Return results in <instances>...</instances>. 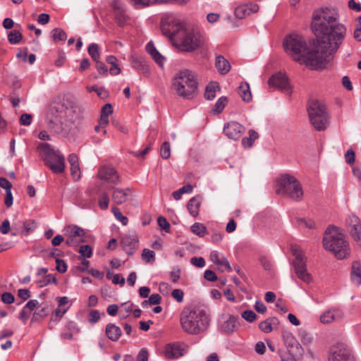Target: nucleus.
Masks as SVG:
<instances>
[{
    "label": "nucleus",
    "instance_id": "2",
    "mask_svg": "<svg viewBox=\"0 0 361 361\" xmlns=\"http://www.w3.org/2000/svg\"><path fill=\"white\" fill-rule=\"evenodd\" d=\"M80 106L72 97L55 98L48 109L46 122L51 133L64 137L78 129L83 121Z\"/></svg>",
    "mask_w": 361,
    "mask_h": 361
},
{
    "label": "nucleus",
    "instance_id": "60",
    "mask_svg": "<svg viewBox=\"0 0 361 361\" xmlns=\"http://www.w3.org/2000/svg\"><path fill=\"white\" fill-rule=\"evenodd\" d=\"M1 300L6 304H11L14 302L15 298L12 293L5 292L1 295Z\"/></svg>",
    "mask_w": 361,
    "mask_h": 361
},
{
    "label": "nucleus",
    "instance_id": "48",
    "mask_svg": "<svg viewBox=\"0 0 361 361\" xmlns=\"http://www.w3.org/2000/svg\"><path fill=\"white\" fill-rule=\"evenodd\" d=\"M247 6L245 4L238 6L235 9V16L238 19H243L246 16H249V13L247 8Z\"/></svg>",
    "mask_w": 361,
    "mask_h": 361
},
{
    "label": "nucleus",
    "instance_id": "14",
    "mask_svg": "<svg viewBox=\"0 0 361 361\" xmlns=\"http://www.w3.org/2000/svg\"><path fill=\"white\" fill-rule=\"evenodd\" d=\"M346 224L348 226L349 233L355 241L361 240V222L360 219L355 214H350L346 219Z\"/></svg>",
    "mask_w": 361,
    "mask_h": 361
},
{
    "label": "nucleus",
    "instance_id": "22",
    "mask_svg": "<svg viewBox=\"0 0 361 361\" xmlns=\"http://www.w3.org/2000/svg\"><path fill=\"white\" fill-rule=\"evenodd\" d=\"M63 232L66 237L78 238L81 242L86 241L85 239V232L84 229L77 225H69L65 227Z\"/></svg>",
    "mask_w": 361,
    "mask_h": 361
},
{
    "label": "nucleus",
    "instance_id": "11",
    "mask_svg": "<svg viewBox=\"0 0 361 361\" xmlns=\"http://www.w3.org/2000/svg\"><path fill=\"white\" fill-rule=\"evenodd\" d=\"M291 252L295 257L293 264L298 278L306 283H310L312 281V276L307 270L306 259L302 250L299 246L293 245Z\"/></svg>",
    "mask_w": 361,
    "mask_h": 361
},
{
    "label": "nucleus",
    "instance_id": "47",
    "mask_svg": "<svg viewBox=\"0 0 361 361\" xmlns=\"http://www.w3.org/2000/svg\"><path fill=\"white\" fill-rule=\"evenodd\" d=\"M278 354L281 361H298V359L294 355H290L288 350L286 348L279 349Z\"/></svg>",
    "mask_w": 361,
    "mask_h": 361
},
{
    "label": "nucleus",
    "instance_id": "52",
    "mask_svg": "<svg viewBox=\"0 0 361 361\" xmlns=\"http://www.w3.org/2000/svg\"><path fill=\"white\" fill-rule=\"evenodd\" d=\"M242 317L248 322H254L257 318V314L250 310H245L241 314Z\"/></svg>",
    "mask_w": 361,
    "mask_h": 361
},
{
    "label": "nucleus",
    "instance_id": "28",
    "mask_svg": "<svg viewBox=\"0 0 361 361\" xmlns=\"http://www.w3.org/2000/svg\"><path fill=\"white\" fill-rule=\"evenodd\" d=\"M105 334L110 341L116 342L121 338L122 331L119 326L109 323L106 326Z\"/></svg>",
    "mask_w": 361,
    "mask_h": 361
},
{
    "label": "nucleus",
    "instance_id": "19",
    "mask_svg": "<svg viewBox=\"0 0 361 361\" xmlns=\"http://www.w3.org/2000/svg\"><path fill=\"white\" fill-rule=\"evenodd\" d=\"M112 8L114 12V20L120 27H124L128 20V16L125 13V10L118 1H114Z\"/></svg>",
    "mask_w": 361,
    "mask_h": 361
},
{
    "label": "nucleus",
    "instance_id": "21",
    "mask_svg": "<svg viewBox=\"0 0 361 361\" xmlns=\"http://www.w3.org/2000/svg\"><path fill=\"white\" fill-rule=\"evenodd\" d=\"M164 353L166 359H177L183 355V349L178 343H169L166 345Z\"/></svg>",
    "mask_w": 361,
    "mask_h": 361
},
{
    "label": "nucleus",
    "instance_id": "32",
    "mask_svg": "<svg viewBox=\"0 0 361 361\" xmlns=\"http://www.w3.org/2000/svg\"><path fill=\"white\" fill-rule=\"evenodd\" d=\"M238 324L237 318L233 315H230L222 324L221 330L226 334L232 333L238 328Z\"/></svg>",
    "mask_w": 361,
    "mask_h": 361
},
{
    "label": "nucleus",
    "instance_id": "39",
    "mask_svg": "<svg viewBox=\"0 0 361 361\" xmlns=\"http://www.w3.org/2000/svg\"><path fill=\"white\" fill-rule=\"evenodd\" d=\"M192 186L190 184L185 185L173 192L172 195L176 200H179L184 193H191Z\"/></svg>",
    "mask_w": 361,
    "mask_h": 361
},
{
    "label": "nucleus",
    "instance_id": "54",
    "mask_svg": "<svg viewBox=\"0 0 361 361\" xmlns=\"http://www.w3.org/2000/svg\"><path fill=\"white\" fill-rule=\"evenodd\" d=\"M78 252L82 257H85L87 258L90 257L92 255V249L88 245L80 246Z\"/></svg>",
    "mask_w": 361,
    "mask_h": 361
},
{
    "label": "nucleus",
    "instance_id": "4",
    "mask_svg": "<svg viewBox=\"0 0 361 361\" xmlns=\"http://www.w3.org/2000/svg\"><path fill=\"white\" fill-rule=\"evenodd\" d=\"M286 52L294 61L305 63L314 69L322 68L331 60L324 50L318 48L317 42L314 49H310L305 39L298 34H290L283 41Z\"/></svg>",
    "mask_w": 361,
    "mask_h": 361
},
{
    "label": "nucleus",
    "instance_id": "25",
    "mask_svg": "<svg viewBox=\"0 0 361 361\" xmlns=\"http://www.w3.org/2000/svg\"><path fill=\"white\" fill-rule=\"evenodd\" d=\"M131 62L133 68H135L138 73L145 76H148L149 75V67L143 58L139 56H133Z\"/></svg>",
    "mask_w": 361,
    "mask_h": 361
},
{
    "label": "nucleus",
    "instance_id": "23",
    "mask_svg": "<svg viewBox=\"0 0 361 361\" xmlns=\"http://www.w3.org/2000/svg\"><path fill=\"white\" fill-rule=\"evenodd\" d=\"M68 159L71 165V175L75 181H78L81 176L79 159L75 154H71Z\"/></svg>",
    "mask_w": 361,
    "mask_h": 361
},
{
    "label": "nucleus",
    "instance_id": "45",
    "mask_svg": "<svg viewBox=\"0 0 361 361\" xmlns=\"http://www.w3.org/2000/svg\"><path fill=\"white\" fill-rule=\"evenodd\" d=\"M298 336L302 343L305 345L310 344L313 341L312 336L305 330H299Z\"/></svg>",
    "mask_w": 361,
    "mask_h": 361
},
{
    "label": "nucleus",
    "instance_id": "12",
    "mask_svg": "<svg viewBox=\"0 0 361 361\" xmlns=\"http://www.w3.org/2000/svg\"><path fill=\"white\" fill-rule=\"evenodd\" d=\"M329 361H355V357L349 345L338 343L330 348Z\"/></svg>",
    "mask_w": 361,
    "mask_h": 361
},
{
    "label": "nucleus",
    "instance_id": "41",
    "mask_svg": "<svg viewBox=\"0 0 361 361\" xmlns=\"http://www.w3.org/2000/svg\"><path fill=\"white\" fill-rule=\"evenodd\" d=\"M23 39V35L18 30H14L8 34V40L11 44H18Z\"/></svg>",
    "mask_w": 361,
    "mask_h": 361
},
{
    "label": "nucleus",
    "instance_id": "59",
    "mask_svg": "<svg viewBox=\"0 0 361 361\" xmlns=\"http://www.w3.org/2000/svg\"><path fill=\"white\" fill-rule=\"evenodd\" d=\"M56 269L59 273L63 274L67 271V265L64 260L61 259H56Z\"/></svg>",
    "mask_w": 361,
    "mask_h": 361
},
{
    "label": "nucleus",
    "instance_id": "53",
    "mask_svg": "<svg viewBox=\"0 0 361 361\" xmlns=\"http://www.w3.org/2000/svg\"><path fill=\"white\" fill-rule=\"evenodd\" d=\"M109 198L106 192H103L99 200V205L102 209H106L109 207Z\"/></svg>",
    "mask_w": 361,
    "mask_h": 361
},
{
    "label": "nucleus",
    "instance_id": "63",
    "mask_svg": "<svg viewBox=\"0 0 361 361\" xmlns=\"http://www.w3.org/2000/svg\"><path fill=\"white\" fill-rule=\"evenodd\" d=\"M157 223H158L159 226L165 231H167L170 228V224L168 222L164 216L158 217Z\"/></svg>",
    "mask_w": 361,
    "mask_h": 361
},
{
    "label": "nucleus",
    "instance_id": "24",
    "mask_svg": "<svg viewBox=\"0 0 361 361\" xmlns=\"http://www.w3.org/2000/svg\"><path fill=\"white\" fill-rule=\"evenodd\" d=\"M209 258L212 262H214L216 265L219 266V269H221L222 271H224V270L231 271V267L227 259L223 256L220 257V255L217 251H212L210 253Z\"/></svg>",
    "mask_w": 361,
    "mask_h": 361
},
{
    "label": "nucleus",
    "instance_id": "46",
    "mask_svg": "<svg viewBox=\"0 0 361 361\" xmlns=\"http://www.w3.org/2000/svg\"><path fill=\"white\" fill-rule=\"evenodd\" d=\"M227 102H228V99H227L226 97H224H224H221L216 101V104H215L212 111L214 113H217V114L221 113L224 110L226 104H227Z\"/></svg>",
    "mask_w": 361,
    "mask_h": 361
},
{
    "label": "nucleus",
    "instance_id": "43",
    "mask_svg": "<svg viewBox=\"0 0 361 361\" xmlns=\"http://www.w3.org/2000/svg\"><path fill=\"white\" fill-rule=\"evenodd\" d=\"M51 37L54 41H65L67 38L66 33L61 28H54L51 31Z\"/></svg>",
    "mask_w": 361,
    "mask_h": 361
},
{
    "label": "nucleus",
    "instance_id": "51",
    "mask_svg": "<svg viewBox=\"0 0 361 361\" xmlns=\"http://www.w3.org/2000/svg\"><path fill=\"white\" fill-rule=\"evenodd\" d=\"M133 303L124 302L122 304V309L120 310V314L122 318H126L129 316L130 313L133 311Z\"/></svg>",
    "mask_w": 361,
    "mask_h": 361
},
{
    "label": "nucleus",
    "instance_id": "27",
    "mask_svg": "<svg viewBox=\"0 0 361 361\" xmlns=\"http://www.w3.org/2000/svg\"><path fill=\"white\" fill-rule=\"evenodd\" d=\"M189 0H132L133 5L137 8H142L149 4L155 3H166L168 1H172L175 4L183 5L188 2Z\"/></svg>",
    "mask_w": 361,
    "mask_h": 361
},
{
    "label": "nucleus",
    "instance_id": "26",
    "mask_svg": "<svg viewBox=\"0 0 361 361\" xmlns=\"http://www.w3.org/2000/svg\"><path fill=\"white\" fill-rule=\"evenodd\" d=\"M146 51L147 53L150 54L154 61L157 63V64L163 68L165 58L159 53V51L156 49L154 44L152 41L148 42L146 45Z\"/></svg>",
    "mask_w": 361,
    "mask_h": 361
},
{
    "label": "nucleus",
    "instance_id": "56",
    "mask_svg": "<svg viewBox=\"0 0 361 361\" xmlns=\"http://www.w3.org/2000/svg\"><path fill=\"white\" fill-rule=\"evenodd\" d=\"M100 319V314L98 310H92L88 315V321L92 324L97 323Z\"/></svg>",
    "mask_w": 361,
    "mask_h": 361
},
{
    "label": "nucleus",
    "instance_id": "36",
    "mask_svg": "<svg viewBox=\"0 0 361 361\" xmlns=\"http://www.w3.org/2000/svg\"><path fill=\"white\" fill-rule=\"evenodd\" d=\"M220 87L217 82H212L209 83L205 89L204 97L207 100H212L216 97V92L219 90Z\"/></svg>",
    "mask_w": 361,
    "mask_h": 361
},
{
    "label": "nucleus",
    "instance_id": "50",
    "mask_svg": "<svg viewBox=\"0 0 361 361\" xmlns=\"http://www.w3.org/2000/svg\"><path fill=\"white\" fill-rule=\"evenodd\" d=\"M160 154L163 159H167L171 156V146L168 141H165L160 149Z\"/></svg>",
    "mask_w": 361,
    "mask_h": 361
},
{
    "label": "nucleus",
    "instance_id": "35",
    "mask_svg": "<svg viewBox=\"0 0 361 361\" xmlns=\"http://www.w3.org/2000/svg\"><path fill=\"white\" fill-rule=\"evenodd\" d=\"M216 66L221 74H226L231 69L229 62L221 55L216 57Z\"/></svg>",
    "mask_w": 361,
    "mask_h": 361
},
{
    "label": "nucleus",
    "instance_id": "37",
    "mask_svg": "<svg viewBox=\"0 0 361 361\" xmlns=\"http://www.w3.org/2000/svg\"><path fill=\"white\" fill-rule=\"evenodd\" d=\"M106 61L111 66L109 69V72L111 75H116L121 73V68L117 63L118 60L114 56L110 55L107 56Z\"/></svg>",
    "mask_w": 361,
    "mask_h": 361
},
{
    "label": "nucleus",
    "instance_id": "58",
    "mask_svg": "<svg viewBox=\"0 0 361 361\" xmlns=\"http://www.w3.org/2000/svg\"><path fill=\"white\" fill-rule=\"evenodd\" d=\"M190 262L192 265L200 268L204 267L205 266V260L202 257H193L191 258Z\"/></svg>",
    "mask_w": 361,
    "mask_h": 361
},
{
    "label": "nucleus",
    "instance_id": "31",
    "mask_svg": "<svg viewBox=\"0 0 361 361\" xmlns=\"http://www.w3.org/2000/svg\"><path fill=\"white\" fill-rule=\"evenodd\" d=\"M350 279L356 285H361V264L359 261H355L352 264Z\"/></svg>",
    "mask_w": 361,
    "mask_h": 361
},
{
    "label": "nucleus",
    "instance_id": "17",
    "mask_svg": "<svg viewBox=\"0 0 361 361\" xmlns=\"http://www.w3.org/2000/svg\"><path fill=\"white\" fill-rule=\"evenodd\" d=\"M244 130V126L236 121H231L226 123L224 128V134L232 140L240 138Z\"/></svg>",
    "mask_w": 361,
    "mask_h": 361
},
{
    "label": "nucleus",
    "instance_id": "40",
    "mask_svg": "<svg viewBox=\"0 0 361 361\" xmlns=\"http://www.w3.org/2000/svg\"><path fill=\"white\" fill-rule=\"evenodd\" d=\"M19 227L23 228L25 234L27 235L30 231H32L36 228V223L33 220H28L25 221H18Z\"/></svg>",
    "mask_w": 361,
    "mask_h": 361
},
{
    "label": "nucleus",
    "instance_id": "38",
    "mask_svg": "<svg viewBox=\"0 0 361 361\" xmlns=\"http://www.w3.org/2000/svg\"><path fill=\"white\" fill-rule=\"evenodd\" d=\"M88 54L92 57L94 61H97L100 57L99 47L96 43H92L89 45L87 49Z\"/></svg>",
    "mask_w": 361,
    "mask_h": 361
},
{
    "label": "nucleus",
    "instance_id": "5",
    "mask_svg": "<svg viewBox=\"0 0 361 361\" xmlns=\"http://www.w3.org/2000/svg\"><path fill=\"white\" fill-rule=\"evenodd\" d=\"M209 323V315L197 305L185 306L180 314V326L184 332L190 335H199L205 332Z\"/></svg>",
    "mask_w": 361,
    "mask_h": 361
},
{
    "label": "nucleus",
    "instance_id": "7",
    "mask_svg": "<svg viewBox=\"0 0 361 361\" xmlns=\"http://www.w3.org/2000/svg\"><path fill=\"white\" fill-rule=\"evenodd\" d=\"M172 87L179 97L192 99L197 93V74L188 69L180 71L173 79Z\"/></svg>",
    "mask_w": 361,
    "mask_h": 361
},
{
    "label": "nucleus",
    "instance_id": "10",
    "mask_svg": "<svg viewBox=\"0 0 361 361\" xmlns=\"http://www.w3.org/2000/svg\"><path fill=\"white\" fill-rule=\"evenodd\" d=\"M278 193L283 194L293 200L300 201L303 190L300 182L293 176L283 175L278 181Z\"/></svg>",
    "mask_w": 361,
    "mask_h": 361
},
{
    "label": "nucleus",
    "instance_id": "57",
    "mask_svg": "<svg viewBox=\"0 0 361 361\" xmlns=\"http://www.w3.org/2000/svg\"><path fill=\"white\" fill-rule=\"evenodd\" d=\"M32 116L28 114H23L20 118V123L22 126H28L31 124Z\"/></svg>",
    "mask_w": 361,
    "mask_h": 361
},
{
    "label": "nucleus",
    "instance_id": "61",
    "mask_svg": "<svg viewBox=\"0 0 361 361\" xmlns=\"http://www.w3.org/2000/svg\"><path fill=\"white\" fill-rule=\"evenodd\" d=\"M171 295L177 302H181L183 300L184 293L181 289H174Z\"/></svg>",
    "mask_w": 361,
    "mask_h": 361
},
{
    "label": "nucleus",
    "instance_id": "13",
    "mask_svg": "<svg viewBox=\"0 0 361 361\" xmlns=\"http://www.w3.org/2000/svg\"><path fill=\"white\" fill-rule=\"evenodd\" d=\"M268 84L270 87H274L288 92H290V85L288 77L284 73L279 72L274 74L269 78Z\"/></svg>",
    "mask_w": 361,
    "mask_h": 361
},
{
    "label": "nucleus",
    "instance_id": "8",
    "mask_svg": "<svg viewBox=\"0 0 361 361\" xmlns=\"http://www.w3.org/2000/svg\"><path fill=\"white\" fill-rule=\"evenodd\" d=\"M37 149L41 159L47 166L50 168L54 173H61L65 169V157L59 150H55L48 143H40Z\"/></svg>",
    "mask_w": 361,
    "mask_h": 361
},
{
    "label": "nucleus",
    "instance_id": "1",
    "mask_svg": "<svg viewBox=\"0 0 361 361\" xmlns=\"http://www.w3.org/2000/svg\"><path fill=\"white\" fill-rule=\"evenodd\" d=\"M337 8L324 7L316 10L312 15V29L318 43V48L324 50L332 59L344 41L347 29L340 23Z\"/></svg>",
    "mask_w": 361,
    "mask_h": 361
},
{
    "label": "nucleus",
    "instance_id": "20",
    "mask_svg": "<svg viewBox=\"0 0 361 361\" xmlns=\"http://www.w3.org/2000/svg\"><path fill=\"white\" fill-rule=\"evenodd\" d=\"M343 317L342 310L333 308L324 312L320 317V321L323 324H331L334 322L340 321Z\"/></svg>",
    "mask_w": 361,
    "mask_h": 361
},
{
    "label": "nucleus",
    "instance_id": "18",
    "mask_svg": "<svg viewBox=\"0 0 361 361\" xmlns=\"http://www.w3.org/2000/svg\"><path fill=\"white\" fill-rule=\"evenodd\" d=\"M123 250L128 255H133L138 246V238L135 233L126 234L121 240Z\"/></svg>",
    "mask_w": 361,
    "mask_h": 361
},
{
    "label": "nucleus",
    "instance_id": "9",
    "mask_svg": "<svg viewBox=\"0 0 361 361\" xmlns=\"http://www.w3.org/2000/svg\"><path fill=\"white\" fill-rule=\"evenodd\" d=\"M307 112L311 124L319 131L326 128L329 116L324 104L318 100H310L307 104Z\"/></svg>",
    "mask_w": 361,
    "mask_h": 361
},
{
    "label": "nucleus",
    "instance_id": "3",
    "mask_svg": "<svg viewBox=\"0 0 361 361\" xmlns=\"http://www.w3.org/2000/svg\"><path fill=\"white\" fill-rule=\"evenodd\" d=\"M161 30L163 35L169 37L173 44L180 51L191 52L203 44L202 35L197 29L187 27L173 16L162 18Z\"/></svg>",
    "mask_w": 361,
    "mask_h": 361
},
{
    "label": "nucleus",
    "instance_id": "6",
    "mask_svg": "<svg viewBox=\"0 0 361 361\" xmlns=\"http://www.w3.org/2000/svg\"><path fill=\"white\" fill-rule=\"evenodd\" d=\"M324 248L331 252L338 260L347 259L350 255V247L345 239L343 231L340 227L330 225L324 234L322 239Z\"/></svg>",
    "mask_w": 361,
    "mask_h": 361
},
{
    "label": "nucleus",
    "instance_id": "42",
    "mask_svg": "<svg viewBox=\"0 0 361 361\" xmlns=\"http://www.w3.org/2000/svg\"><path fill=\"white\" fill-rule=\"evenodd\" d=\"M190 230L200 237H203L207 234V228L201 223H195L190 227Z\"/></svg>",
    "mask_w": 361,
    "mask_h": 361
},
{
    "label": "nucleus",
    "instance_id": "44",
    "mask_svg": "<svg viewBox=\"0 0 361 361\" xmlns=\"http://www.w3.org/2000/svg\"><path fill=\"white\" fill-rule=\"evenodd\" d=\"M142 259L147 263H154L155 261V253L153 250L145 248L142 253Z\"/></svg>",
    "mask_w": 361,
    "mask_h": 361
},
{
    "label": "nucleus",
    "instance_id": "16",
    "mask_svg": "<svg viewBox=\"0 0 361 361\" xmlns=\"http://www.w3.org/2000/svg\"><path fill=\"white\" fill-rule=\"evenodd\" d=\"M98 177L109 183L117 184L119 182V176L114 167L103 166L98 171Z\"/></svg>",
    "mask_w": 361,
    "mask_h": 361
},
{
    "label": "nucleus",
    "instance_id": "33",
    "mask_svg": "<svg viewBox=\"0 0 361 361\" xmlns=\"http://www.w3.org/2000/svg\"><path fill=\"white\" fill-rule=\"evenodd\" d=\"M201 200L199 197L191 198L188 203V209L190 214L195 217L199 214Z\"/></svg>",
    "mask_w": 361,
    "mask_h": 361
},
{
    "label": "nucleus",
    "instance_id": "15",
    "mask_svg": "<svg viewBox=\"0 0 361 361\" xmlns=\"http://www.w3.org/2000/svg\"><path fill=\"white\" fill-rule=\"evenodd\" d=\"M285 348L289 354L294 355L298 360L302 357L304 350L300 343L292 335H288L285 338Z\"/></svg>",
    "mask_w": 361,
    "mask_h": 361
},
{
    "label": "nucleus",
    "instance_id": "55",
    "mask_svg": "<svg viewBox=\"0 0 361 361\" xmlns=\"http://www.w3.org/2000/svg\"><path fill=\"white\" fill-rule=\"evenodd\" d=\"M66 312V308H63L62 307L58 306L55 310L54 316L52 317L51 319L56 322L59 321Z\"/></svg>",
    "mask_w": 361,
    "mask_h": 361
},
{
    "label": "nucleus",
    "instance_id": "64",
    "mask_svg": "<svg viewBox=\"0 0 361 361\" xmlns=\"http://www.w3.org/2000/svg\"><path fill=\"white\" fill-rule=\"evenodd\" d=\"M348 8L355 12L361 11V4L359 2H356L355 0H349L348 3Z\"/></svg>",
    "mask_w": 361,
    "mask_h": 361
},
{
    "label": "nucleus",
    "instance_id": "30",
    "mask_svg": "<svg viewBox=\"0 0 361 361\" xmlns=\"http://www.w3.org/2000/svg\"><path fill=\"white\" fill-rule=\"evenodd\" d=\"M130 190L129 188L125 190L121 188H115L112 194V199L114 203L116 204H121L126 202L130 195Z\"/></svg>",
    "mask_w": 361,
    "mask_h": 361
},
{
    "label": "nucleus",
    "instance_id": "62",
    "mask_svg": "<svg viewBox=\"0 0 361 361\" xmlns=\"http://www.w3.org/2000/svg\"><path fill=\"white\" fill-rule=\"evenodd\" d=\"M149 353L146 348H142L137 356V361H148Z\"/></svg>",
    "mask_w": 361,
    "mask_h": 361
},
{
    "label": "nucleus",
    "instance_id": "29",
    "mask_svg": "<svg viewBox=\"0 0 361 361\" xmlns=\"http://www.w3.org/2000/svg\"><path fill=\"white\" fill-rule=\"evenodd\" d=\"M279 321L276 317L268 318L259 324V329L264 333L268 334L277 329Z\"/></svg>",
    "mask_w": 361,
    "mask_h": 361
},
{
    "label": "nucleus",
    "instance_id": "34",
    "mask_svg": "<svg viewBox=\"0 0 361 361\" xmlns=\"http://www.w3.org/2000/svg\"><path fill=\"white\" fill-rule=\"evenodd\" d=\"M238 93L244 102H249L251 101L252 94L248 83H242L238 88Z\"/></svg>",
    "mask_w": 361,
    "mask_h": 361
},
{
    "label": "nucleus",
    "instance_id": "49",
    "mask_svg": "<svg viewBox=\"0 0 361 361\" xmlns=\"http://www.w3.org/2000/svg\"><path fill=\"white\" fill-rule=\"evenodd\" d=\"M111 212L114 214L116 220L121 221L123 226H126L128 224V219L122 214V213L121 212L120 209L118 207H112Z\"/></svg>",
    "mask_w": 361,
    "mask_h": 361
}]
</instances>
